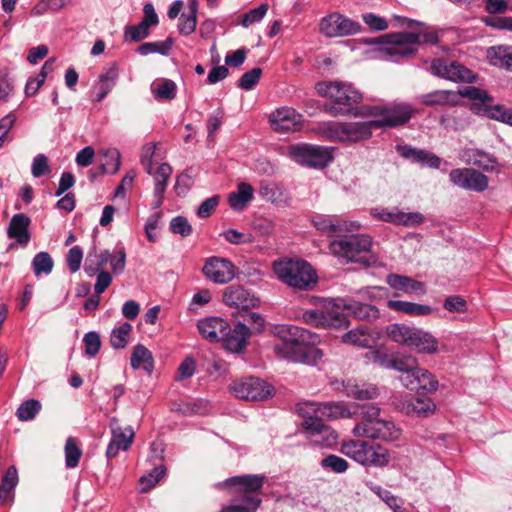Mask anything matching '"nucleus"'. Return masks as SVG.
Returning <instances> with one entry per match:
<instances>
[{"label":"nucleus","instance_id":"obj_31","mask_svg":"<svg viewBox=\"0 0 512 512\" xmlns=\"http://www.w3.org/2000/svg\"><path fill=\"white\" fill-rule=\"evenodd\" d=\"M386 281L392 289L402 291L406 294L422 295L426 292L424 283L407 276L389 274Z\"/></svg>","mask_w":512,"mask_h":512},{"label":"nucleus","instance_id":"obj_28","mask_svg":"<svg viewBox=\"0 0 512 512\" xmlns=\"http://www.w3.org/2000/svg\"><path fill=\"white\" fill-rule=\"evenodd\" d=\"M172 172L173 169L168 163L160 164L155 171L152 169V174L150 175L154 180L153 209H158L162 205L167 182L171 177Z\"/></svg>","mask_w":512,"mask_h":512},{"label":"nucleus","instance_id":"obj_58","mask_svg":"<svg viewBox=\"0 0 512 512\" xmlns=\"http://www.w3.org/2000/svg\"><path fill=\"white\" fill-rule=\"evenodd\" d=\"M368 362L377 364L383 368L389 369L391 358L385 351L380 349H370L365 353Z\"/></svg>","mask_w":512,"mask_h":512},{"label":"nucleus","instance_id":"obj_29","mask_svg":"<svg viewBox=\"0 0 512 512\" xmlns=\"http://www.w3.org/2000/svg\"><path fill=\"white\" fill-rule=\"evenodd\" d=\"M227 335L221 339L226 349L232 352H240L244 349L250 335V329L246 324L238 322L233 329L227 323Z\"/></svg>","mask_w":512,"mask_h":512},{"label":"nucleus","instance_id":"obj_7","mask_svg":"<svg viewBox=\"0 0 512 512\" xmlns=\"http://www.w3.org/2000/svg\"><path fill=\"white\" fill-rule=\"evenodd\" d=\"M388 47L386 52L392 57H409L417 52L420 43L436 44L438 35L436 32H400L387 36Z\"/></svg>","mask_w":512,"mask_h":512},{"label":"nucleus","instance_id":"obj_36","mask_svg":"<svg viewBox=\"0 0 512 512\" xmlns=\"http://www.w3.org/2000/svg\"><path fill=\"white\" fill-rule=\"evenodd\" d=\"M130 364L133 369L142 368L151 373L154 369V358L149 349L142 344H137L133 349Z\"/></svg>","mask_w":512,"mask_h":512},{"label":"nucleus","instance_id":"obj_23","mask_svg":"<svg viewBox=\"0 0 512 512\" xmlns=\"http://www.w3.org/2000/svg\"><path fill=\"white\" fill-rule=\"evenodd\" d=\"M302 122V115L293 108L282 107L269 115V123L276 132H295L300 129Z\"/></svg>","mask_w":512,"mask_h":512},{"label":"nucleus","instance_id":"obj_11","mask_svg":"<svg viewBox=\"0 0 512 512\" xmlns=\"http://www.w3.org/2000/svg\"><path fill=\"white\" fill-rule=\"evenodd\" d=\"M317 92L337 104L350 106L362 100V94L348 82H321L316 85Z\"/></svg>","mask_w":512,"mask_h":512},{"label":"nucleus","instance_id":"obj_19","mask_svg":"<svg viewBox=\"0 0 512 512\" xmlns=\"http://www.w3.org/2000/svg\"><path fill=\"white\" fill-rule=\"evenodd\" d=\"M450 181L463 189L482 192L487 189V176L472 168H457L449 173Z\"/></svg>","mask_w":512,"mask_h":512},{"label":"nucleus","instance_id":"obj_63","mask_svg":"<svg viewBox=\"0 0 512 512\" xmlns=\"http://www.w3.org/2000/svg\"><path fill=\"white\" fill-rule=\"evenodd\" d=\"M196 24H197V14H193V13H183L181 15V18H180V23H179V32L182 34V35H190L192 34L194 31H195V28H196Z\"/></svg>","mask_w":512,"mask_h":512},{"label":"nucleus","instance_id":"obj_40","mask_svg":"<svg viewBox=\"0 0 512 512\" xmlns=\"http://www.w3.org/2000/svg\"><path fill=\"white\" fill-rule=\"evenodd\" d=\"M342 342L362 348H369L372 343V337L367 327L359 326L345 333L342 336Z\"/></svg>","mask_w":512,"mask_h":512},{"label":"nucleus","instance_id":"obj_44","mask_svg":"<svg viewBox=\"0 0 512 512\" xmlns=\"http://www.w3.org/2000/svg\"><path fill=\"white\" fill-rule=\"evenodd\" d=\"M132 325L123 322L119 327L114 328L110 335L111 346L115 349L125 348L129 341Z\"/></svg>","mask_w":512,"mask_h":512},{"label":"nucleus","instance_id":"obj_35","mask_svg":"<svg viewBox=\"0 0 512 512\" xmlns=\"http://www.w3.org/2000/svg\"><path fill=\"white\" fill-rule=\"evenodd\" d=\"M254 188L246 182H240L237 190L228 196V203L235 211H242L253 199Z\"/></svg>","mask_w":512,"mask_h":512},{"label":"nucleus","instance_id":"obj_33","mask_svg":"<svg viewBox=\"0 0 512 512\" xmlns=\"http://www.w3.org/2000/svg\"><path fill=\"white\" fill-rule=\"evenodd\" d=\"M259 195L267 202L277 206L285 207L289 204V197L285 190L271 182H261L259 186Z\"/></svg>","mask_w":512,"mask_h":512},{"label":"nucleus","instance_id":"obj_64","mask_svg":"<svg viewBox=\"0 0 512 512\" xmlns=\"http://www.w3.org/2000/svg\"><path fill=\"white\" fill-rule=\"evenodd\" d=\"M48 158L44 154H38L33 159L31 172L36 178L50 173Z\"/></svg>","mask_w":512,"mask_h":512},{"label":"nucleus","instance_id":"obj_13","mask_svg":"<svg viewBox=\"0 0 512 512\" xmlns=\"http://www.w3.org/2000/svg\"><path fill=\"white\" fill-rule=\"evenodd\" d=\"M230 391L237 397L250 401H263L271 397L272 387L256 377H248L234 381Z\"/></svg>","mask_w":512,"mask_h":512},{"label":"nucleus","instance_id":"obj_4","mask_svg":"<svg viewBox=\"0 0 512 512\" xmlns=\"http://www.w3.org/2000/svg\"><path fill=\"white\" fill-rule=\"evenodd\" d=\"M273 270L282 283L300 290L317 282L316 271L303 258H279L274 261Z\"/></svg>","mask_w":512,"mask_h":512},{"label":"nucleus","instance_id":"obj_37","mask_svg":"<svg viewBox=\"0 0 512 512\" xmlns=\"http://www.w3.org/2000/svg\"><path fill=\"white\" fill-rule=\"evenodd\" d=\"M177 85L174 81L160 78L151 84V93L158 101H171L176 97Z\"/></svg>","mask_w":512,"mask_h":512},{"label":"nucleus","instance_id":"obj_49","mask_svg":"<svg viewBox=\"0 0 512 512\" xmlns=\"http://www.w3.org/2000/svg\"><path fill=\"white\" fill-rule=\"evenodd\" d=\"M470 162L485 171H491L497 165V160L490 154L477 150L470 155Z\"/></svg>","mask_w":512,"mask_h":512},{"label":"nucleus","instance_id":"obj_14","mask_svg":"<svg viewBox=\"0 0 512 512\" xmlns=\"http://www.w3.org/2000/svg\"><path fill=\"white\" fill-rule=\"evenodd\" d=\"M320 32L326 37H346L359 33L361 25L340 13H332L324 17L319 25Z\"/></svg>","mask_w":512,"mask_h":512},{"label":"nucleus","instance_id":"obj_43","mask_svg":"<svg viewBox=\"0 0 512 512\" xmlns=\"http://www.w3.org/2000/svg\"><path fill=\"white\" fill-rule=\"evenodd\" d=\"M436 409L435 403L428 398H415L406 407L407 414H415L417 416H428L434 413Z\"/></svg>","mask_w":512,"mask_h":512},{"label":"nucleus","instance_id":"obj_51","mask_svg":"<svg viewBox=\"0 0 512 512\" xmlns=\"http://www.w3.org/2000/svg\"><path fill=\"white\" fill-rule=\"evenodd\" d=\"M331 229L329 235H338L344 232H352L359 229V224L354 221L332 216Z\"/></svg>","mask_w":512,"mask_h":512},{"label":"nucleus","instance_id":"obj_60","mask_svg":"<svg viewBox=\"0 0 512 512\" xmlns=\"http://www.w3.org/2000/svg\"><path fill=\"white\" fill-rule=\"evenodd\" d=\"M170 230L174 234H179L183 237L189 236L192 233V227L188 220L183 216L174 217L170 222Z\"/></svg>","mask_w":512,"mask_h":512},{"label":"nucleus","instance_id":"obj_18","mask_svg":"<svg viewBox=\"0 0 512 512\" xmlns=\"http://www.w3.org/2000/svg\"><path fill=\"white\" fill-rule=\"evenodd\" d=\"M399 380L407 389L422 394L434 393L439 385L438 380L430 371L419 368L417 365L408 374H401Z\"/></svg>","mask_w":512,"mask_h":512},{"label":"nucleus","instance_id":"obj_41","mask_svg":"<svg viewBox=\"0 0 512 512\" xmlns=\"http://www.w3.org/2000/svg\"><path fill=\"white\" fill-rule=\"evenodd\" d=\"M344 307L360 320L372 321L379 317V310L374 305L350 302Z\"/></svg>","mask_w":512,"mask_h":512},{"label":"nucleus","instance_id":"obj_32","mask_svg":"<svg viewBox=\"0 0 512 512\" xmlns=\"http://www.w3.org/2000/svg\"><path fill=\"white\" fill-rule=\"evenodd\" d=\"M30 222V218L23 213L14 215L7 230L8 237L15 239L21 245H26L30 239L28 231Z\"/></svg>","mask_w":512,"mask_h":512},{"label":"nucleus","instance_id":"obj_25","mask_svg":"<svg viewBox=\"0 0 512 512\" xmlns=\"http://www.w3.org/2000/svg\"><path fill=\"white\" fill-rule=\"evenodd\" d=\"M119 78V68L116 63H111L103 69L93 86L95 101H102L115 87Z\"/></svg>","mask_w":512,"mask_h":512},{"label":"nucleus","instance_id":"obj_50","mask_svg":"<svg viewBox=\"0 0 512 512\" xmlns=\"http://www.w3.org/2000/svg\"><path fill=\"white\" fill-rule=\"evenodd\" d=\"M320 465L322 468L329 469L330 471L338 474L346 472L349 467L348 462L344 458L334 454L324 457L321 460Z\"/></svg>","mask_w":512,"mask_h":512},{"label":"nucleus","instance_id":"obj_45","mask_svg":"<svg viewBox=\"0 0 512 512\" xmlns=\"http://www.w3.org/2000/svg\"><path fill=\"white\" fill-rule=\"evenodd\" d=\"M452 95L453 93L451 91L437 90L422 95L421 101L427 106L453 104L455 101L451 99Z\"/></svg>","mask_w":512,"mask_h":512},{"label":"nucleus","instance_id":"obj_57","mask_svg":"<svg viewBox=\"0 0 512 512\" xmlns=\"http://www.w3.org/2000/svg\"><path fill=\"white\" fill-rule=\"evenodd\" d=\"M261 75V68L256 67L251 69L242 75L238 87L244 90H251L259 82Z\"/></svg>","mask_w":512,"mask_h":512},{"label":"nucleus","instance_id":"obj_53","mask_svg":"<svg viewBox=\"0 0 512 512\" xmlns=\"http://www.w3.org/2000/svg\"><path fill=\"white\" fill-rule=\"evenodd\" d=\"M171 48V41H160V42H147L140 45L137 49L141 55H148L152 53H159L166 55Z\"/></svg>","mask_w":512,"mask_h":512},{"label":"nucleus","instance_id":"obj_55","mask_svg":"<svg viewBox=\"0 0 512 512\" xmlns=\"http://www.w3.org/2000/svg\"><path fill=\"white\" fill-rule=\"evenodd\" d=\"M417 365V360L412 356L404 358H391L389 369H393L401 372L402 374H408L413 371Z\"/></svg>","mask_w":512,"mask_h":512},{"label":"nucleus","instance_id":"obj_26","mask_svg":"<svg viewBox=\"0 0 512 512\" xmlns=\"http://www.w3.org/2000/svg\"><path fill=\"white\" fill-rule=\"evenodd\" d=\"M201 336L209 342H219L227 335V321L220 317H207L198 321Z\"/></svg>","mask_w":512,"mask_h":512},{"label":"nucleus","instance_id":"obj_39","mask_svg":"<svg viewBox=\"0 0 512 512\" xmlns=\"http://www.w3.org/2000/svg\"><path fill=\"white\" fill-rule=\"evenodd\" d=\"M487 58L494 66L512 70V46L491 47L487 51Z\"/></svg>","mask_w":512,"mask_h":512},{"label":"nucleus","instance_id":"obj_20","mask_svg":"<svg viewBox=\"0 0 512 512\" xmlns=\"http://www.w3.org/2000/svg\"><path fill=\"white\" fill-rule=\"evenodd\" d=\"M202 271L212 282L226 284L234 279L237 268L228 258H208Z\"/></svg>","mask_w":512,"mask_h":512},{"label":"nucleus","instance_id":"obj_5","mask_svg":"<svg viewBox=\"0 0 512 512\" xmlns=\"http://www.w3.org/2000/svg\"><path fill=\"white\" fill-rule=\"evenodd\" d=\"M341 452L355 462L370 467H385L390 462L388 449L364 440H349L342 444Z\"/></svg>","mask_w":512,"mask_h":512},{"label":"nucleus","instance_id":"obj_9","mask_svg":"<svg viewBox=\"0 0 512 512\" xmlns=\"http://www.w3.org/2000/svg\"><path fill=\"white\" fill-rule=\"evenodd\" d=\"M414 110L407 103H394L389 106H367L361 109V115L382 117L380 120H373L374 127L382 126L395 127L410 120Z\"/></svg>","mask_w":512,"mask_h":512},{"label":"nucleus","instance_id":"obj_6","mask_svg":"<svg viewBox=\"0 0 512 512\" xmlns=\"http://www.w3.org/2000/svg\"><path fill=\"white\" fill-rule=\"evenodd\" d=\"M458 94L473 101L471 110L474 113L512 126V110L502 105H492L493 99L485 90L467 86L460 89Z\"/></svg>","mask_w":512,"mask_h":512},{"label":"nucleus","instance_id":"obj_42","mask_svg":"<svg viewBox=\"0 0 512 512\" xmlns=\"http://www.w3.org/2000/svg\"><path fill=\"white\" fill-rule=\"evenodd\" d=\"M413 331V327H409L398 323L392 324L387 327V335L391 340L399 344H404L408 347L411 341Z\"/></svg>","mask_w":512,"mask_h":512},{"label":"nucleus","instance_id":"obj_48","mask_svg":"<svg viewBox=\"0 0 512 512\" xmlns=\"http://www.w3.org/2000/svg\"><path fill=\"white\" fill-rule=\"evenodd\" d=\"M269 10V5L267 3H262L258 7L251 9L247 13L243 14L240 19V24L243 27H249L252 24L260 22Z\"/></svg>","mask_w":512,"mask_h":512},{"label":"nucleus","instance_id":"obj_22","mask_svg":"<svg viewBox=\"0 0 512 512\" xmlns=\"http://www.w3.org/2000/svg\"><path fill=\"white\" fill-rule=\"evenodd\" d=\"M109 427L111 429L112 438L108 444L106 456L112 459L117 456L120 450L125 451L130 447L135 434L133 428L130 426L122 428L119 425L118 419L115 417L110 419Z\"/></svg>","mask_w":512,"mask_h":512},{"label":"nucleus","instance_id":"obj_46","mask_svg":"<svg viewBox=\"0 0 512 512\" xmlns=\"http://www.w3.org/2000/svg\"><path fill=\"white\" fill-rule=\"evenodd\" d=\"M82 456V451L78 447L76 440L69 437L65 444V465L67 468H75Z\"/></svg>","mask_w":512,"mask_h":512},{"label":"nucleus","instance_id":"obj_27","mask_svg":"<svg viewBox=\"0 0 512 512\" xmlns=\"http://www.w3.org/2000/svg\"><path fill=\"white\" fill-rule=\"evenodd\" d=\"M397 151L403 158L418 163L421 166L438 168L441 163V159L437 155L427 150L413 148L408 145H399Z\"/></svg>","mask_w":512,"mask_h":512},{"label":"nucleus","instance_id":"obj_38","mask_svg":"<svg viewBox=\"0 0 512 512\" xmlns=\"http://www.w3.org/2000/svg\"><path fill=\"white\" fill-rule=\"evenodd\" d=\"M387 306L391 310L399 311L411 316H426L432 312V308L428 305L401 300H389L387 302Z\"/></svg>","mask_w":512,"mask_h":512},{"label":"nucleus","instance_id":"obj_47","mask_svg":"<svg viewBox=\"0 0 512 512\" xmlns=\"http://www.w3.org/2000/svg\"><path fill=\"white\" fill-rule=\"evenodd\" d=\"M41 409V404L35 399L24 401L17 409L16 415L21 421H29L35 418Z\"/></svg>","mask_w":512,"mask_h":512},{"label":"nucleus","instance_id":"obj_52","mask_svg":"<svg viewBox=\"0 0 512 512\" xmlns=\"http://www.w3.org/2000/svg\"><path fill=\"white\" fill-rule=\"evenodd\" d=\"M166 474V467L164 465L156 466L150 473L143 475L140 482L143 485L142 491H147L154 487Z\"/></svg>","mask_w":512,"mask_h":512},{"label":"nucleus","instance_id":"obj_30","mask_svg":"<svg viewBox=\"0 0 512 512\" xmlns=\"http://www.w3.org/2000/svg\"><path fill=\"white\" fill-rule=\"evenodd\" d=\"M344 392L348 397L357 400H372L378 397L379 389L371 383H359L356 380H347L343 383Z\"/></svg>","mask_w":512,"mask_h":512},{"label":"nucleus","instance_id":"obj_8","mask_svg":"<svg viewBox=\"0 0 512 512\" xmlns=\"http://www.w3.org/2000/svg\"><path fill=\"white\" fill-rule=\"evenodd\" d=\"M374 127L369 122H327L319 127L321 135L332 141L357 142L369 138Z\"/></svg>","mask_w":512,"mask_h":512},{"label":"nucleus","instance_id":"obj_17","mask_svg":"<svg viewBox=\"0 0 512 512\" xmlns=\"http://www.w3.org/2000/svg\"><path fill=\"white\" fill-rule=\"evenodd\" d=\"M334 256H353L372 252V239L368 235H351L333 240L329 245Z\"/></svg>","mask_w":512,"mask_h":512},{"label":"nucleus","instance_id":"obj_34","mask_svg":"<svg viewBox=\"0 0 512 512\" xmlns=\"http://www.w3.org/2000/svg\"><path fill=\"white\" fill-rule=\"evenodd\" d=\"M409 347L422 353L433 354L438 350V341L432 334L414 328Z\"/></svg>","mask_w":512,"mask_h":512},{"label":"nucleus","instance_id":"obj_12","mask_svg":"<svg viewBox=\"0 0 512 512\" xmlns=\"http://www.w3.org/2000/svg\"><path fill=\"white\" fill-rule=\"evenodd\" d=\"M289 155L297 163L313 168H323L333 159L328 148L308 144L290 147Z\"/></svg>","mask_w":512,"mask_h":512},{"label":"nucleus","instance_id":"obj_54","mask_svg":"<svg viewBox=\"0 0 512 512\" xmlns=\"http://www.w3.org/2000/svg\"><path fill=\"white\" fill-rule=\"evenodd\" d=\"M105 157V162L103 163V170L109 173H116L120 168V153L115 148H110L104 150L102 152Z\"/></svg>","mask_w":512,"mask_h":512},{"label":"nucleus","instance_id":"obj_62","mask_svg":"<svg viewBox=\"0 0 512 512\" xmlns=\"http://www.w3.org/2000/svg\"><path fill=\"white\" fill-rule=\"evenodd\" d=\"M372 490L393 510V512L402 511V507L398 503L397 497L391 494V492L381 488L380 486H374L372 487Z\"/></svg>","mask_w":512,"mask_h":512},{"label":"nucleus","instance_id":"obj_61","mask_svg":"<svg viewBox=\"0 0 512 512\" xmlns=\"http://www.w3.org/2000/svg\"><path fill=\"white\" fill-rule=\"evenodd\" d=\"M18 484V472L15 466H10L2 478L0 485L1 490L14 493Z\"/></svg>","mask_w":512,"mask_h":512},{"label":"nucleus","instance_id":"obj_16","mask_svg":"<svg viewBox=\"0 0 512 512\" xmlns=\"http://www.w3.org/2000/svg\"><path fill=\"white\" fill-rule=\"evenodd\" d=\"M302 427L309 434L310 442L315 446L332 447L337 443L338 434L322 419L316 416H307L303 419Z\"/></svg>","mask_w":512,"mask_h":512},{"label":"nucleus","instance_id":"obj_21","mask_svg":"<svg viewBox=\"0 0 512 512\" xmlns=\"http://www.w3.org/2000/svg\"><path fill=\"white\" fill-rule=\"evenodd\" d=\"M434 75L454 82H472L474 73L465 66L456 62H447L443 59L434 60L431 64Z\"/></svg>","mask_w":512,"mask_h":512},{"label":"nucleus","instance_id":"obj_56","mask_svg":"<svg viewBox=\"0 0 512 512\" xmlns=\"http://www.w3.org/2000/svg\"><path fill=\"white\" fill-rule=\"evenodd\" d=\"M108 258H86L84 262V271L89 277L98 275L106 270Z\"/></svg>","mask_w":512,"mask_h":512},{"label":"nucleus","instance_id":"obj_24","mask_svg":"<svg viewBox=\"0 0 512 512\" xmlns=\"http://www.w3.org/2000/svg\"><path fill=\"white\" fill-rule=\"evenodd\" d=\"M225 305L243 311H248L259 305V299L247 289L241 286H229L223 292Z\"/></svg>","mask_w":512,"mask_h":512},{"label":"nucleus","instance_id":"obj_2","mask_svg":"<svg viewBox=\"0 0 512 512\" xmlns=\"http://www.w3.org/2000/svg\"><path fill=\"white\" fill-rule=\"evenodd\" d=\"M357 408L361 420L352 430L354 436L384 442H392L400 438L401 428L391 419L382 418L379 406L368 403L357 405Z\"/></svg>","mask_w":512,"mask_h":512},{"label":"nucleus","instance_id":"obj_3","mask_svg":"<svg viewBox=\"0 0 512 512\" xmlns=\"http://www.w3.org/2000/svg\"><path fill=\"white\" fill-rule=\"evenodd\" d=\"M266 480L265 475L246 474L228 478L218 486H227L233 494L242 495L240 502L224 506L219 512H256L262 500L259 497Z\"/></svg>","mask_w":512,"mask_h":512},{"label":"nucleus","instance_id":"obj_15","mask_svg":"<svg viewBox=\"0 0 512 512\" xmlns=\"http://www.w3.org/2000/svg\"><path fill=\"white\" fill-rule=\"evenodd\" d=\"M303 319L311 325L322 328H347L349 321L347 317L338 309L332 306H326L324 309H311L303 313Z\"/></svg>","mask_w":512,"mask_h":512},{"label":"nucleus","instance_id":"obj_59","mask_svg":"<svg viewBox=\"0 0 512 512\" xmlns=\"http://www.w3.org/2000/svg\"><path fill=\"white\" fill-rule=\"evenodd\" d=\"M83 342L85 344V353L94 357L100 350L101 341L96 332H88L84 335Z\"/></svg>","mask_w":512,"mask_h":512},{"label":"nucleus","instance_id":"obj_10","mask_svg":"<svg viewBox=\"0 0 512 512\" xmlns=\"http://www.w3.org/2000/svg\"><path fill=\"white\" fill-rule=\"evenodd\" d=\"M297 413L303 419H307V416H316L320 419L326 418L328 420H334L338 418H353L358 416V408L351 411L342 402H326V403H314L304 402L297 405Z\"/></svg>","mask_w":512,"mask_h":512},{"label":"nucleus","instance_id":"obj_1","mask_svg":"<svg viewBox=\"0 0 512 512\" xmlns=\"http://www.w3.org/2000/svg\"><path fill=\"white\" fill-rule=\"evenodd\" d=\"M274 333L280 341L274 345L275 354L283 359L315 365L321 360L322 351L307 345L309 332L292 325H278Z\"/></svg>","mask_w":512,"mask_h":512}]
</instances>
